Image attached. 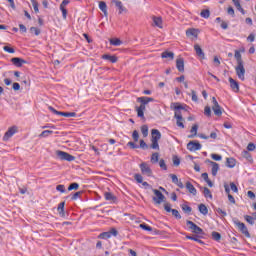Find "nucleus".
I'll list each match as a JSON object with an SVG mask.
<instances>
[{"instance_id":"1","label":"nucleus","mask_w":256,"mask_h":256,"mask_svg":"<svg viewBox=\"0 0 256 256\" xmlns=\"http://www.w3.org/2000/svg\"><path fill=\"white\" fill-rule=\"evenodd\" d=\"M234 57L237 63L235 67L236 75L238 79H240L241 81H245V63L243 62V58L241 57V51L235 50Z\"/></svg>"},{"instance_id":"2","label":"nucleus","mask_w":256,"mask_h":256,"mask_svg":"<svg viewBox=\"0 0 256 256\" xmlns=\"http://www.w3.org/2000/svg\"><path fill=\"white\" fill-rule=\"evenodd\" d=\"M152 144H151V149H156L159 150V140L161 139V132L157 129H152Z\"/></svg>"},{"instance_id":"3","label":"nucleus","mask_w":256,"mask_h":256,"mask_svg":"<svg viewBox=\"0 0 256 256\" xmlns=\"http://www.w3.org/2000/svg\"><path fill=\"white\" fill-rule=\"evenodd\" d=\"M233 223L234 225H236V227H238V230L245 235V237H247L248 239L251 238V233H249V230L247 229V226L245 225V223L239 221V219H233Z\"/></svg>"},{"instance_id":"4","label":"nucleus","mask_w":256,"mask_h":256,"mask_svg":"<svg viewBox=\"0 0 256 256\" xmlns=\"http://www.w3.org/2000/svg\"><path fill=\"white\" fill-rule=\"evenodd\" d=\"M56 155L61 161H75V156L61 150L56 151Z\"/></svg>"},{"instance_id":"5","label":"nucleus","mask_w":256,"mask_h":256,"mask_svg":"<svg viewBox=\"0 0 256 256\" xmlns=\"http://www.w3.org/2000/svg\"><path fill=\"white\" fill-rule=\"evenodd\" d=\"M186 225L189 229H191L192 233H195L196 235H203V229L197 226V224H195L193 221L188 220Z\"/></svg>"},{"instance_id":"6","label":"nucleus","mask_w":256,"mask_h":256,"mask_svg":"<svg viewBox=\"0 0 256 256\" xmlns=\"http://www.w3.org/2000/svg\"><path fill=\"white\" fill-rule=\"evenodd\" d=\"M48 109L54 115H60L61 117H77V113H75V112H61V111H57L55 108H53V106H49Z\"/></svg>"},{"instance_id":"7","label":"nucleus","mask_w":256,"mask_h":256,"mask_svg":"<svg viewBox=\"0 0 256 256\" xmlns=\"http://www.w3.org/2000/svg\"><path fill=\"white\" fill-rule=\"evenodd\" d=\"M152 191L155 195L153 197V201L156 203V205H161L163 201H165V195H163V193L157 189H153Z\"/></svg>"},{"instance_id":"8","label":"nucleus","mask_w":256,"mask_h":256,"mask_svg":"<svg viewBox=\"0 0 256 256\" xmlns=\"http://www.w3.org/2000/svg\"><path fill=\"white\" fill-rule=\"evenodd\" d=\"M140 169L142 175H146V177H152L153 176V170H151V167L149 164L143 162L140 164Z\"/></svg>"},{"instance_id":"9","label":"nucleus","mask_w":256,"mask_h":256,"mask_svg":"<svg viewBox=\"0 0 256 256\" xmlns=\"http://www.w3.org/2000/svg\"><path fill=\"white\" fill-rule=\"evenodd\" d=\"M212 110L214 111V114L217 115V117H221L223 115V111L221 110V106L219 105V102H217V98H212Z\"/></svg>"},{"instance_id":"10","label":"nucleus","mask_w":256,"mask_h":256,"mask_svg":"<svg viewBox=\"0 0 256 256\" xmlns=\"http://www.w3.org/2000/svg\"><path fill=\"white\" fill-rule=\"evenodd\" d=\"M15 133H17V126H12L8 128L3 136V141H8L9 139H11V137L15 135Z\"/></svg>"},{"instance_id":"11","label":"nucleus","mask_w":256,"mask_h":256,"mask_svg":"<svg viewBox=\"0 0 256 256\" xmlns=\"http://www.w3.org/2000/svg\"><path fill=\"white\" fill-rule=\"evenodd\" d=\"M201 143H199V141H190L187 144V149L188 151H200L201 149Z\"/></svg>"},{"instance_id":"12","label":"nucleus","mask_w":256,"mask_h":256,"mask_svg":"<svg viewBox=\"0 0 256 256\" xmlns=\"http://www.w3.org/2000/svg\"><path fill=\"white\" fill-rule=\"evenodd\" d=\"M174 117L176 119L177 127H181V129H185V124H183V115L181 114V111H176L174 114Z\"/></svg>"},{"instance_id":"13","label":"nucleus","mask_w":256,"mask_h":256,"mask_svg":"<svg viewBox=\"0 0 256 256\" xmlns=\"http://www.w3.org/2000/svg\"><path fill=\"white\" fill-rule=\"evenodd\" d=\"M153 101H155V99L151 97L143 96L137 98V102L141 103L140 105H143V107H145V105H148V103H153Z\"/></svg>"},{"instance_id":"14","label":"nucleus","mask_w":256,"mask_h":256,"mask_svg":"<svg viewBox=\"0 0 256 256\" xmlns=\"http://www.w3.org/2000/svg\"><path fill=\"white\" fill-rule=\"evenodd\" d=\"M152 21H153V26L154 27H158L159 29H163V18L153 16Z\"/></svg>"},{"instance_id":"15","label":"nucleus","mask_w":256,"mask_h":256,"mask_svg":"<svg viewBox=\"0 0 256 256\" xmlns=\"http://www.w3.org/2000/svg\"><path fill=\"white\" fill-rule=\"evenodd\" d=\"M101 59H104V61H109L110 63H117V61H119V58L117 56L110 54L102 55Z\"/></svg>"},{"instance_id":"16","label":"nucleus","mask_w":256,"mask_h":256,"mask_svg":"<svg viewBox=\"0 0 256 256\" xmlns=\"http://www.w3.org/2000/svg\"><path fill=\"white\" fill-rule=\"evenodd\" d=\"M229 83L232 91H234V93H239V82L230 77Z\"/></svg>"},{"instance_id":"17","label":"nucleus","mask_w":256,"mask_h":256,"mask_svg":"<svg viewBox=\"0 0 256 256\" xmlns=\"http://www.w3.org/2000/svg\"><path fill=\"white\" fill-rule=\"evenodd\" d=\"M176 68L180 73H183L185 71V60L183 58H177L176 60Z\"/></svg>"},{"instance_id":"18","label":"nucleus","mask_w":256,"mask_h":256,"mask_svg":"<svg viewBox=\"0 0 256 256\" xmlns=\"http://www.w3.org/2000/svg\"><path fill=\"white\" fill-rule=\"evenodd\" d=\"M11 63L15 65V67H23L24 63H27L23 58L15 57L11 59Z\"/></svg>"},{"instance_id":"19","label":"nucleus","mask_w":256,"mask_h":256,"mask_svg":"<svg viewBox=\"0 0 256 256\" xmlns=\"http://www.w3.org/2000/svg\"><path fill=\"white\" fill-rule=\"evenodd\" d=\"M208 163H210V165H212V170H211V174L213 175V177H217V173L219 171V164L217 162L208 160Z\"/></svg>"},{"instance_id":"20","label":"nucleus","mask_w":256,"mask_h":256,"mask_svg":"<svg viewBox=\"0 0 256 256\" xmlns=\"http://www.w3.org/2000/svg\"><path fill=\"white\" fill-rule=\"evenodd\" d=\"M194 50L198 57H200L201 59H205V52H203V49H201V46H199V44L194 45Z\"/></svg>"},{"instance_id":"21","label":"nucleus","mask_w":256,"mask_h":256,"mask_svg":"<svg viewBox=\"0 0 256 256\" xmlns=\"http://www.w3.org/2000/svg\"><path fill=\"white\" fill-rule=\"evenodd\" d=\"M104 199L106 201H111V203H115V201H117V197L111 192H104Z\"/></svg>"},{"instance_id":"22","label":"nucleus","mask_w":256,"mask_h":256,"mask_svg":"<svg viewBox=\"0 0 256 256\" xmlns=\"http://www.w3.org/2000/svg\"><path fill=\"white\" fill-rule=\"evenodd\" d=\"M145 109H146V107L143 105L136 107L137 117H140V119H144L145 118Z\"/></svg>"},{"instance_id":"23","label":"nucleus","mask_w":256,"mask_h":256,"mask_svg":"<svg viewBox=\"0 0 256 256\" xmlns=\"http://www.w3.org/2000/svg\"><path fill=\"white\" fill-rule=\"evenodd\" d=\"M112 3L116 5V7L119 9V14L123 13V11H126L125 7L123 6V2L119 0H112Z\"/></svg>"},{"instance_id":"24","label":"nucleus","mask_w":256,"mask_h":256,"mask_svg":"<svg viewBox=\"0 0 256 256\" xmlns=\"http://www.w3.org/2000/svg\"><path fill=\"white\" fill-rule=\"evenodd\" d=\"M186 189L191 193L192 195H197V189L191 182H186Z\"/></svg>"},{"instance_id":"25","label":"nucleus","mask_w":256,"mask_h":256,"mask_svg":"<svg viewBox=\"0 0 256 256\" xmlns=\"http://www.w3.org/2000/svg\"><path fill=\"white\" fill-rule=\"evenodd\" d=\"M161 57L162 59H170L171 61H173V59H175V53L165 51L161 54Z\"/></svg>"},{"instance_id":"26","label":"nucleus","mask_w":256,"mask_h":256,"mask_svg":"<svg viewBox=\"0 0 256 256\" xmlns=\"http://www.w3.org/2000/svg\"><path fill=\"white\" fill-rule=\"evenodd\" d=\"M57 211L60 217H65V202H61L58 204Z\"/></svg>"},{"instance_id":"27","label":"nucleus","mask_w":256,"mask_h":256,"mask_svg":"<svg viewBox=\"0 0 256 256\" xmlns=\"http://www.w3.org/2000/svg\"><path fill=\"white\" fill-rule=\"evenodd\" d=\"M235 165H237V161L234 158H227L226 166L229 167V169H233Z\"/></svg>"},{"instance_id":"28","label":"nucleus","mask_w":256,"mask_h":256,"mask_svg":"<svg viewBox=\"0 0 256 256\" xmlns=\"http://www.w3.org/2000/svg\"><path fill=\"white\" fill-rule=\"evenodd\" d=\"M110 45H113L114 47H119L120 45H123V41L119 38H112L110 39Z\"/></svg>"},{"instance_id":"29","label":"nucleus","mask_w":256,"mask_h":256,"mask_svg":"<svg viewBox=\"0 0 256 256\" xmlns=\"http://www.w3.org/2000/svg\"><path fill=\"white\" fill-rule=\"evenodd\" d=\"M199 129V126L197 124H194L190 130L191 135H189V139H193V137L197 136V131Z\"/></svg>"},{"instance_id":"30","label":"nucleus","mask_w":256,"mask_h":256,"mask_svg":"<svg viewBox=\"0 0 256 256\" xmlns=\"http://www.w3.org/2000/svg\"><path fill=\"white\" fill-rule=\"evenodd\" d=\"M200 17H202L203 19H209V17H211V11L209 9H203L200 12Z\"/></svg>"},{"instance_id":"31","label":"nucleus","mask_w":256,"mask_h":256,"mask_svg":"<svg viewBox=\"0 0 256 256\" xmlns=\"http://www.w3.org/2000/svg\"><path fill=\"white\" fill-rule=\"evenodd\" d=\"M198 209H199V212L202 214V215H207L209 213V209L207 208V206L205 204H200L198 206Z\"/></svg>"},{"instance_id":"32","label":"nucleus","mask_w":256,"mask_h":256,"mask_svg":"<svg viewBox=\"0 0 256 256\" xmlns=\"http://www.w3.org/2000/svg\"><path fill=\"white\" fill-rule=\"evenodd\" d=\"M203 195L206 199H213V194H211V190L207 187L203 188Z\"/></svg>"},{"instance_id":"33","label":"nucleus","mask_w":256,"mask_h":256,"mask_svg":"<svg viewBox=\"0 0 256 256\" xmlns=\"http://www.w3.org/2000/svg\"><path fill=\"white\" fill-rule=\"evenodd\" d=\"M186 35H187V37H197V29L190 28V29L186 30Z\"/></svg>"},{"instance_id":"34","label":"nucleus","mask_w":256,"mask_h":256,"mask_svg":"<svg viewBox=\"0 0 256 256\" xmlns=\"http://www.w3.org/2000/svg\"><path fill=\"white\" fill-rule=\"evenodd\" d=\"M99 9L100 11H102V13H104V15H107V3H105L104 1H100Z\"/></svg>"},{"instance_id":"35","label":"nucleus","mask_w":256,"mask_h":256,"mask_svg":"<svg viewBox=\"0 0 256 256\" xmlns=\"http://www.w3.org/2000/svg\"><path fill=\"white\" fill-rule=\"evenodd\" d=\"M141 133L143 137H147V135H149V127L147 125H143L141 127Z\"/></svg>"},{"instance_id":"36","label":"nucleus","mask_w":256,"mask_h":256,"mask_svg":"<svg viewBox=\"0 0 256 256\" xmlns=\"http://www.w3.org/2000/svg\"><path fill=\"white\" fill-rule=\"evenodd\" d=\"M98 239H111V233L103 232L99 234Z\"/></svg>"},{"instance_id":"37","label":"nucleus","mask_w":256,"mask_h":256,"mask_svg":"<svg viewBox=\"0 0 256 256\" xmlns=\"http://www.w3.org/2000/svg\"><path fill=\"white\" fill-rule=\"evenodd\" d=\"M77 189H79V183L77 182L71 183L68 187V191H77Z\"/></svg>"},{"instance_id":"38","label":"nucleus","mask_w":256,"mask_h":256,"mask_svg":"<svg viewBox=\"0 0 256 256\" xmlns=\"http://www.w3.org/2000/svg\"><path fill=\"white\" fill-rule=\"evenodd\" d=\"M35 13H39V2L37 0H30Z\"/></svg>"},{"instance_id":"39","label":"nucleus","mask_w":256,"mask_h":256,"mask_svg":"<svg viewBox=\"0 0 256 256\" xmlns=\"http://www.w3.org/2000/svg\"><path fill=\"white\" fill-rule=\"evenodd\" d=\"M245 221H247V223H249L250 225H254L255 223V218H253L250 215H245L244 216Z\"/></svg>"},{"instance_id":"40","label":"nucleus","mask_w":256,"mask_h":256,"mask_svg":"<svg viewBox=\"0 0 256 256\" xmlns=\"http://www.w3.org/2000/svg\"><path fill=\"white\" fill-rule=\"evenodd\" d=\"M151 162L152 163H159V153L155 152L151 156Z\"/></svg>"},{"instance_id":"41","label":"nucleus","mask_w":256,"mask_h":256,"mask_svg":"<svg viewBox=\"0 0 256 256\" xmlns=\"http://www.w3.org/2000/svg\"><path fill=\"white\" fill-rule=\"evenodd\" d=\"M212 239L214 241H221V234L219 232H212Z\"/></svg>"},{"instance_id":"42","label":"nucleus","mask_w":256,"mask_h":256,"mask_svg":"<svg viewBox=\"0 0 256 256\" xmlns=\"http://www.w3.org/2000/svg\"><path fill=\"white\" fill-rule=\"evenodd\" d=\"M49 135H53V131H51V130H44V131H42L41 134H39V137L43 138V137H47Z\"/></svg>"},{"instance_id":"43","label":"nucleus","mask_w":256,"mask_h":256,"mask_svg":"<svg viewBox=\"0 0 256 256\" xmlns=\"http://www.w3.org/2000/svg\"><path fill=\"white\" fill-rule=\"evenodd\" d=\"M182 211H184V213H191V211H193V209L189 205L183 204Z\"/></svg>"},{"instance_id":"44","label":"nucleus","mask_w":256,"mask_h":256,"mask_svg":"<svg viewBox=\"0 0 256 256\" xmlns=\"http://www.w3.org/2000/svg\"><path fill=\"white\" fill-rule=\"evenodd\" d=\"M140 229H143L144 231H153V228L145 223L140 224Z\"/></svg>"},{"instance_id":"45","label":"nucleus","mask_w":256,"mask_h":256,"mask_svg":"<svg viewBox=\"0 0 256 256\" xmlns=\"http://www.w3.org/2000/svg\"><path fill=\"white\" fill-rule=\"evenodd\" d=\"M172 105L174 107V110H176V112L185 109V107H183V105H181L180 103H172Z\"/></svg>"},{"instance_id":"46","label":"nucleus","mask_w":256,"mask_h":256,"mask_svg":"<svg viewBox=\"0 0 256 256\" xmlns=\"http://www.w3.org/2000/svg\"><path fill=\"white\" fill-rule=\"evenodd\" d=\"M186 239H190V241H196L197 243H203V241L199 239L198 236H186Z\"/></svg>"},{"instance_id":"47","label":"nucleus","mask_w":256,"mask_h":256,"mask_svg":"<svg viewBox=\"0 0 256 256\" xmlns=\"http://www.w3.org/2000/svg\"><path fill=\"white\" fill-rule=\"evenodd\" d=\"M30 31L32 33H34V35H36V36L41 35V30L39 28H37V27H31Z\"/></svg>"},{"instance_id":"48","label":"nucleus","mask_w":256,"mask_h":256,"mask_svg":"<svg viewBox=\"0 0 256 256\" xmlns=\"http://www.w3.org/2000/svg\"><path fill=\"white\" fill-rule=\"evenodd\" d=\"M230 189L233 193H239V188H237V185L233 182L230 183Z\"/></svg>"},{"instance_id":"49","label":"nucleus","mask_w":256,"mask_h":256,"mask_svg":"<svg viewBox=\"0 0 256 256\" xmlns=\"http://www.w3.org/2000/svg\"><path fill=\"white\" fill-rule=\"evenodd\" d=\"M173 165H175V167H179V165H181V160L179 159V157H173Z\"/></svg>"},{"instance_id":"50","label":"nucleus","mask_w":256,"mask_h":256,"mask_svg":"<svg viewBox=\"0 0 256 256\" xmlns=\"http://www.w3.org/2000/svg\"><path fill=\"white\" fill-rule=\"evenodd\" d=\"M204 115H206V117H211V107L205 106Z\"/></svg>"},{"instance_id":"51","label":"nucleus","mask_w":256,"mask_h":256,"mask_svg":"<svg viewBox=\"0 0 256 256\" xmlns=\"http://www.w3.org/2000/svg\"><path fill=\"white\" fill-rule=\"evenodd\" d=\"M191 95H192V101L197 103L199 101V98L197 97V92H195V90H191Z\"/></svg>"},{"instance_id":"52","label":"nucleus","mask_w":256,"mask_h":256,"mask_svg":"<svg viewBox=\"0 0 256 256\" xmlns=\"http://www.w3.org/2000/svg\"><path fill=\"white\" fill-rule=\"evenodd\" d=\"M56 191H59L60 193H65V185H63V184L57 185Z\"/></svg>"},{"instance_id":"53","label":"nucleus","mask_w":256,"mask_h":256,"mask_svg":"<svg viewBox=\"0 0 256 256\" xmlns=\"http://www.w3.org/2000/svg\"><path fill=\"white\" fill-rule=\"evenodd\" d=\"M134 179L137 183H143V176H141V174H135Z\"/></svg>"},{"instance_id":"54","label":"nucleus","mask_w":256,"mask_h":256,"mask_svg":"<svg viewBox=\"0 0 256 256\" xmlns=\"http://www.w3.org/2000/svg\"><path fill=\"white\" fill-rule=\"evenodd\" d=\"M159 166L163 169V171H167V164H165V160L161 159L159 161Z\"/></svg>"},{"instance_id":"55","label":"nucleus","mask_w":256,"mask_h":256,"mask_svg":"<svg viewBox=\"0 0 256 256\" xmlns=\"http://www.w3.org/2000/svg\"><path fill=\"white\" fill-rule=\"evenodd\" d=\"M172 215L174 217H176V219H181V214L179 213V210H177V209L172 210Z\"/></svg>"},{"instance_id":"56","label":"nucleus","mask_w":256,"mask_h":256,"mask_svg":"<svg viewBox=\"0 0 256 256\" xmlns=\"http://www.w3.org/2000/svg\"><path fill=\"white\" fill-rule=\"evenodd\" d=\"M132 138L134 141H139V132L137 130H134L132 133Z\"/></svg>"},{"instance_id":"57","label":"nucleus","mask_w":256,"mask_h":256,"mask_svg":"<svg viewBox=\"0 0 256 256\" xmlns=\"http://www.w3.org/2000/svg\"><path fill=\"white\" fill-rule=\"evenodd\" d=\"M169 177L172 179V183H174L175 185L178 183L179 178L177 177V175L170 174Z\"/></svg>"},{"instance_id":"58","label":"nucleus","mask_w":256,"mask_h":256,"mask_svg":"<svg viewBox=\"0 0 256 256\" xmlns=\"http://www.w3.org/2000/svg\"><path fill=\"white\" fill-rule=\"evenodd\" d=\"M81 195H83L82 191L75 192L74 195L72 196V200L75 201V200L79 199V197H81Z\"/></svg>"},{"instance_id":"59","label":"nucleus","mask_w":256,"mask_h":256,"mask_svg":"<svg viewBox=\"0 0 256 256\" xmlns=\"http://www.w3.org/2000/svg\"><path fill=\"white\" fill-rule=\"evenodd\" d=\"M227 13H228V15L235 17V9H233L232 6L228 7Z\"/></svg>"},{"instance_id":"60","label":"nucleus","mask_w":256,"mask_h":256,"mask_svg":"<svg viewBox=\"0 0 256 256\" xmlns=\"http://www.w3.org/2000/svg\"><path fill=\"white\" fill-rule=\"evenodd\" d=\"M211 157L214 161H221V159H223V157L219 154H211Z\"/></svg>"},{"instance_id":"61","label":"nucleus","mask_w":256,"mask_h":256,"mask_svg":"<svg viewBox=\"0 0 256 256\" xmlns=\"http://www.w3.org/2000/svg\"><path fill=\"white\" fill-rule=\"evenodd\" d=\"M164 209L167 211V213H172L173 209H171V204L166 203L164 204Z\"/></svg>"},{"instance_id":"62","label":"nucleus","mask_w":256,"mask_h":256,"mask_svg":"<svg viewBox=\"0 0 256 256\" xmlns=\"http://www.w3.org/2000/svg\"><path fill=\"white\" fill-rule=\"evenodd\" d=\"M108 233H110V237L112 235H113V237H117V235L119 234V232L115 228H112Z\"/></svg>"},{"instance_id":"63","label":"nucleus","mask_w":256,"mask_h":256,"mask_svg":"<svg viewBox=\"0 0 256 256\" xmlns=\"http://www.w3.org/2000/svg\"><path fill=\"white\" fill-rule=\"evenodd\" d=\"M3 49H4V51H6V53H15V49H13L9 46H4Z\"/></svg>"},{"instance_id":"64","label":"nucleus","mask_w":256,"mask_h":256,"mask_svg":"<svg viewBox=\"0 0 256 256\" xmlns=\"http://www.w3.org/2000/svg\"><path fill=\"white\" fill-rule=\"evenodd\" d=\"M140 148L149 149V146L147 145V143H145V140H140Z\"/></svg>"}]
</instances>
